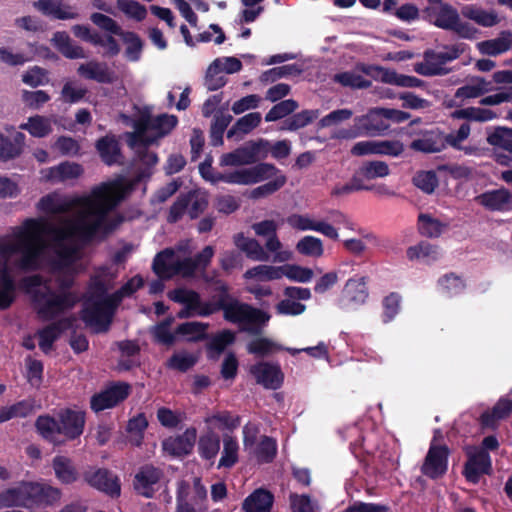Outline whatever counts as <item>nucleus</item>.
<instances>
[{
    "mask_svg": "<svg viewBox=\"0 0 512 512\" xmlns=\"http://www.w3.org/2000/svg\"><path fill=\"white\" fill-rule=\"evenodd\" d=\"M262 116L259 112H252L239 118L236 123L228 130L227 138H232L237 134H248L261 123Z\"/></svg>",
    "mask_w": 512,
    "mask_h": 512,
    "instance_id": "nucleus-44",
    "label": "nucleus"
},
{
    "mask_svg": "<svg viewBox=\"0 0 512 512\" xmlns=\"http://www.w3.org/2000/svg\"><path fill=\"white\" fill-rule=\"evenodd\" d=\"M438 285L444 293L449 296H456L462 293L466 284L461 276L450 272L446 273L438 279Z\"/></svg>",
    "mask_w": 512,
    "mask_h": 512,
    "instance_id": "nucleus-50",
    "label": "nucleus"
},
{
    "mask_svg": "<svg viewBox=\"0 0 512 512\" xmlns=\"http://www.w3.org/2000/svg\"><path fill=\"white\" fill-rule=\"evenodd\" d=\"M227 83V78L222 74V60L215 59L208 67L204 85L209 91H216Z\"/></svg>",
    "mask_w": 512,
    "mask_h": 512,
    "instance_id": "nucleus-45",
    "label": "nucleus"
},
{
    "mask_svg": "<svg viewBox=\"0 0 512 512\" xmlns=\"http://www.w3.org/2000/svg\"><path fill=\"white\" fill-rule=\"evenodd\" d=\"M70 326L71 321L67 318H63L40 329L37 334L41 351L48 354L53 349L54 342Z\"/></svg>",
    "mask_w": 512,
    "mask_h": 512,
    "instance_id": "nucleus-23",
    "label": "nucleus"
},
{
    "mask_svg": "<svg viewBox=\"0 0 512 512\" xmlns=\"http://www.w3.org/2000/svg\"><path fill=\"white\" fill-rule=\"evenodd\" d=\"M298 108V103L293 99H286L275 104L265 115L266 122H274L282 119Z\"/></svg>",
    "mask_w": 512,
    "mask_h": 512,
    "instance_id": "nucleus-60",
    "label": "nucleus"
},
{
    "mask_svg": "<svg viewBox=\"0 0 512 512\" xmlns=\"http://www.w3.org/2000/svg\"><path fill=\"white\" fill-rule=\"evenodd\" d=\"M14 238L11 240V242ZM6 242H3L5 244ZM7 243H10L8 241ZM2 243H0V246ZM5 260H0V310L8 309L15 300L16 283L7 264L10 255H3ZM13 254H11L12 256Z\"/></svg>",
    "mask_w": 512,
    "mask_h": 512,
    "instance_id": "nucleus-21",
    "label": "nucleus"
},
{
    "mask_svg": "<svg viewBox=\"0 0 512 512\" xmlns=\"http://www.w3.org/2000/svg\"><path fill=\"white\" fill-rule=\"evenodd\" d=\"M269 319L270 315L267 312L251 306L240 323L241 330L254 336L261 335Z\"/></svg>",
    "mask_w": 512,
    "mask_h": 512,
    "instance_id": "nucleus-31",
    "label": "nucleus"
},
{
    "mask_svg": "<svg viewBox=\"0 0 512 512\" xmlns=\"http://www.w3.org/2000/svg\"><path fill=\"white\" fill-rule=\"evenodd\" d=\"M269 142L264 139L248 141L232 152L225 153L220 158V166H242L254 164L267 157Z\"/></svg>",
    "mask_w": 512,
    "mask_h": 512,
    "instance_id": "nucleus-7",
    "label": "nucleus"
},
{
    "mask_svg": "<svg viewBox=\"0 0 512 512\" xmlns=\"http://www.w3.org/2000/svg\"><path fill=\"white\" fill-rule=\"evenodd\" d=\"M277 172L278 169L273 164L265 162L259 163L247 168L248 183L250 185L267 180L275 176Z\"/></svg>",
    "mask_w": 512,
    "mask_h": 512,
    "instance_id": "nucleus-56",
    "label": "nucleus"
},
{
    "mask_svg": "<svg viewBox=\"0 0 512 512\" xmlns=\"http://www.w3.org/2000/svg\"><path fill=\"white\" fill-rule=\"evenodd\" d=\"M116 5L127 17L138 22L143 21L147 16L146 7L135 0H117Z\"/></svg>",
    "mask_w": 512,
    "mask_h": 512,
    "instance_id": "nucleus-58",
    "label": "nucleus"
},
{
    "mask_svg": "<svg viewBox=\"0 0 512 512\" xmlns=\"http://www.w3.org/2000/svg\"><path fill=\"white\" fill-rule=\"evenodd\" d=\"M357 68L374 80L386 84L408 88L421 87L423 85V81L415 76L399 74L393 69L382 66L361 64Z\"/></svg>",
    "mask_w": 512,
    "mask_h": 512,
    "instance_id": "nucleus-11",
    "label": "nucleus"
},
{
    "mask_svg": "<svg viewBox=\"0 0 512 512\" xmlns=\"http://www.w3.org/2000/svg\"><path fill=\"white\" fill-rule=\"evenodd\" d=\"M406 255L410 261L419 260L430 265L440 258V248L427 241H420L417 245L410 246Z\"/></svg>",
    "mask_w": 512,
    "mask_h": 512,
    "instance_id": "nucleus-30",
    "label": "nucleus"
},
{
    "mask_svg": "<svg viewBox=\"0 0 512 512\" xmlns=\"http://www.w3.org/2000/svg\"><path fill=\"white\" fill-rule=\"evenodd\" d=\"M32 400H21L0 409V423L13 418H25L33 412Z\"/></svg>",
    "mask_w": 512,
    "mask_h": 512,
    "instance_id": "nucleus-43",
    "label": "nucleus"
},
{
    "mask_svg": "<svg viewBox=\"0 0 512 512\" xmlns=\"http://www.w3.org/2000/svg\"><path fill=\"white\" fill-rule=\"evenodd\" d=\"M451 116L454 119H465L475 122H487L497 118V114L494 111L479 107L457 109L452 112Z\"/></svg>",
    "mask_w": 512,
    "mask_h": 512,
    "instance_id": "nucleus-41",
    "label": "nucleus"
},
{
    "mask_svg": "<svg viewBox=\"0 0 512 512\" xmlns=\"http://www.w3.org/2000/svg\"><path fill=\"white\" fill-rule=\"evenodd\" d=\"M512 413V400L502 397L491 411H485L480 416L483 427L494 428L500 420L508 418Z\"/></svg>",
    "mask_w": 512,
    "mask_h": 512,
    "instance_id": "nucleus-27",
    "label": "nucleus"
},
{
    "mask_svg": "<svg viewBox=\"0 0 512 512\" xmlns=\"http://www.w3.org/2000/svg\"><path fill=\"white\" fill-rule=\"evenodd\" d=\"M449 455L447 445L432 442L420 468L421 473L432 480L442 478L448 470Z\"/></svg>",
    "mask_w": 512,
    "mask_h": 512,
    "instance_id": "nucleus-8",
    "label": "nucleus"
},
{
    "mask_svg": "<svg viewBox=\"0 0 512 512\" xmlns=\"http://www.w3.org/2000/svg\"><path fill=\"white\" fill-rule=\"evenodd\" d=\"M85 412L70 408L61 409L57 417L40 415L35 421L38 434L55 446L78 439L84 431Z\"/></svg>",
    "mask_w": 512,
    "mask_h": 512,
    "instance_id": "nucleus-2",
    "label": "nucleus"
},
{
    "mask_svg": "<svg viewBox=\"0 0 512 512\" xmlns=\"http://www.w3.org/2000/svg\"><path fill=\"white\" fill-rule=\"evenodd\" d=\"M281 277L285 276L291 281L307 283L313 277V271L310 268L301 267L296 264H286L281 266Z\"/></svg>",
    "mask_w": 512,
    "mask_h": 512,
    "instance_id": "nucleus-61",
    "label": "nucleus"
},
{
    "mask_svg": "<svg viewBox=\"0 0 512 512\" xmlns=\"http://www.w3.org/2000/svg\"><path fill=\"white\" fill-rule=\"evenodd\" d=\"M113 314L109 312L103 301H85L81 310V319L88 326L98 327V331L106 332L112 321Z\"/></svg>",
    "mask_w": 512,
    "mask_h": 512,
    "instance_id": "nucleus-15",
    "label": "nucleus"
},
{
    "mask_svg": "<svg viewBox=\"0 0 512 512\" xmlns=\"http://www.w3.org/2000/svg\"><path fill=\"white\" fill-rule=\"evenodd\" d=\"M301 72L302 69L299 65L287 64L264 71L260 79L262 82L272 83L283 77L300 75Z\"/></svg>",
    "mask_w": 512,
    "mask_h": 512,
    "instance_id": "nucleus-52",
    "label": "nucleus"
},
{
    "mask_svg": "<svg viewBox=\"0 0 512 512\" xmlns=\"http://www.w3.org/2000/svg\"><path fill=\"white\" fill-rule=\"evenodd\" d=\"M250 374L257 384L266 389L277 390L284 381V374L278 364L270 362H258L250 367Z\"/></svg>",
    "mask_w": 512,
    "mask_h": 512,
    "instance_id": "nucleus-14",
    "label": "nucleus"
},
{
    "mask_svg": "<svg viewBox=\"0 0 512 512\" xmlns=\"http://www.w3.org/2000/svg\"><path fill=\"white\" fill-rule=\"evenodd\" d=\"M26 136L22 132H17L13 140L0 134V158L1 160H10L18 157L24 148Z\"/></svg>",
    "mask_w": 512,
    "mask_h": 512,
    "instance_id": "nucleus-38",
    "label": "nucleus"
},
{
    "mask_svg": "<svg viewBox=\"0 0 512 512\" xmlns=\"http://www.w3.org/2000/svg\"><path fill=\"white\" fill-rule=\"evenodd\" d=\"M413 184L424 193L431 194L438 186L437 175L434 171H421L413 177Z\"/></svg>",
    "mask_w": 512,
    "mask_h": 512,
    "instance_id": "nucleus-64",
    "label": "nucleus"
},
{
    "mask_svg": "<svg viewBox=\"0 0 512 512\" xmlns=\"http://www.w3.org/2000/svg\"><path fill=\"white\" fill-rule=\"evenodd\" d=\"M274 495L265 488L255 489L242 503L244 512H271Z\"/></svg>",
    "mask_w": 512,
    "mask_h": 512,
    "instance_id": "nucleus-25",
    "label": "nucleus"
},
{
    "mask_svg": "<svg viewBox=\"0 0 512 512\" xmlns=\"http://www.w3.org/2000/svg\"><path fill=\"white\" fill-rule=\"evenodd\" d=\"M151 124L152 118L149 116L141 117L135 122V132L130 136V146H150L156 143V138L147 134V131L151 130Z\"/></svg>",
    "mask_w": 512,
    "mask_h": 512,
    "instance_id": "nucleus-34",
    "label": "nucleus"
},
{
    "mask_svg": "<svg viewBox=\"0 0 512 512\" xmlns=\"http://www.w3.org/2000/svg\"><path fill=\"white\" fill-rule=\"evenodd\" d=\"M178 124V118L174 115L161 114L152 118L151 131L156 142L168 135Z\"/></svg>",
    "mask_w": 512,
    "mask_h": 512,
    "instance_id": "nucleus-46",
    "label": "nucleus"
},
{
    "mask_svg": "<svg viewBox=\"0 0 512 512\" xmlns=\"http://www.w3.org/2000/svg\"><path fill=\"white\" fill-rule=\"evenodd\" d=\"M410 148L422 153H436L445 148L444 134L438 130L422 133V136L411 142Z\"/></svg>",
    "mask_w": 512,
    "mask_h": 512,
    "instance_id": "nucleus-26",
    "label": "nucleus"
},
{
    "mask_svg": "<svg viewBox=\"0 0 512 512\" xmlns=\"http://www.w3.org/2000/svg\"><path fill=\"white\" fill-rule=\"evenodd\" d=\"M417 225L419 233L426 238H438L448 227L446 223L424 213L419 214Z\"/></svg>",
    "mask_w": 512,
    "mask_h": 512,
    "instance_id": "nucleus-40",
    "label": "nucleus"
},
{
    "mask_svg": "<svg viewBox=\"0 0 512 512\" xmlns=\"http://www.w3.org/2000/svg\"><path fill=\"white\" fill-rule=\"evenodd\" d=\"M27 482L0 491V508L21 506L28 508Z\"/></svg>",
    "mask_w": 512,
    "mask_h": 512,
    "instance_id": "nucleus-32",
    "label": "nucleus"
},
{
    "mask_svg": "<svg viewBox=\"0 0 512 512\" xmlns=\"http://www.w3.org/2000/svg\"><path fill=\"white\" fill-rule=\"evenodd\" d=\"M173 256L174 251L171 248H166L157 253L152 264L153 272L160 278L168 279L172 277L173 275H170L171 264H169L168 261L172 259Z\"/></svg>",
    "mask_w": 512,
    "mask_h": 512,
    "instance_id": "nucleus-54",
    "label": "nucleus"
},
{
    "mask_svg": "<svg viewBox=\"0 0 512 512\" xmlns=\"http://www.w3.org/2000/svg\"><path fill=\"white\" fill-rule=\"evenodd\" d=\"M479 51L484 55L497 56L512 50V31H501L497 38L478 43Z\"/></svg>",
    "mask_w": 512,
    "mask_h": 512,
    "instance_id": "nucleus-28",
    "label": "nucleus"
},
{
    "mask_svg": "<svg viewBox=\"0 0 512 512\" xmlns=\"http://www.w3.org/2000/svg\"><path fill=\"white\" fill-rule=\"evenodd\" d=\"M77 259L78 249L75 246L60 243L58 244V248L56 250L54 268L56 270L69 268L76 262Z\"/></svg>",
    "mask_w": 512,
    "mask_h": 512,
    "instance_id": "nucleus-47",
    "label": "nucleus"
},
{
    "mask_svg": "<svg viewBox=\"0 0 512 512\" xmlns=\"http://www.w3.org/2000/svg\"><path fill=\"white\" fill-rule=\"evenodd\" d=\"M137 148V156L139 160L146 166V168L140 171L136 175V182L141 181L143 178L150 177L151 168L154 167L158 162V156L155 152L149 151V146H132Z\"/></svg>",
    "mask_w": 512,
    "mask_h": 512,
    "instance_id": "nucleus-57",
    "label": "nucleus"
},
{
    "mask_svg": "<svg viewBox=\"0 0 512 512\" xmlns=\"http://www.w3.org/2000/svg\"><path fill=\"white\" fill-rule=\"evenodd\" d=\"M130 390L131 386L128 383H112L91 397L90 408L96 413L114 408L128 398Z\"/></svg>",
    "mask_w": 512,
    "mask_h": 512,
    "instance_id": "nucleus-9",
    "label": "nucleus"
},
{
    "mask_svg": "<svg viewBox=\"0 0 512 512\" xmlns=\"http://www.w3.org/2000/svg\"><path fill=\"white\" fill-rule=\"evenodd\" d=\"M381 110L382 107L372 108L367 114L356 117V123H358L364 136H381L389 130L390 123L386 122Z\"/></svg>",
    "mask_w": 512,
    "mask_h": 512,
    "instance_id": "nucleus-19",
    "label": "nucleus"
},
{
    "mask_svg": "<svg viewBox=\"0 0 512 512\" xmlns=\"http://www.w3.org/2000/svg\"><path fill=\"white\" fill-rule=\"evenodd\" d=\"M334 81L339 83L343 87H349L351 89H367L371 87L372 82L362 75L357 74L354 71L340 72L334 75Z\"/></svg>",
    "mask_w": 512,
    "mask_h": 512,
    "instance_id": "nucleus-48",
    "label": "nucleus"
},
{
    "mask_svg": "<svg viewBox=\"0 0 512 512\" xmlns=\"http://www.w3.org/2000/svg\"><path fill=\"white\" fill-rule=\"evenodd\" d=\"M389 172L387 163L383 161H367L359 167V174L364 176L366 180L386 177Z\"/></svg>",
    "mask_w": 512,
    "mask_h": 512,
    "instance_id": "nucleus-59",
    "label": "nucleus"
},
{
    "mask_svg": "<svg viewBox=\"0 0 512 512\" xmlns=\"http://www.w3.org/2000/svg\"><path fill=\"white\" fill-rule=\"evenodd\" d=\"M83 173V168L78 163L63 162L49 170L48 178L52 181H65L76 179Z\"/></svg>",
    "mask_w": 512,
    "mask_h": 512,
    "instance_id": "nucleus-42",
    "label": "nucleus"
},
{
    "mask_svg": "<svg viewBox=\"0 0 512 512\" xmlns=\"http://www.w3.org/2000/svg\"><path fill=\"white\" fill-rule=\"evenodd\" d=\"M251 305L239 302L238 300H231L230 304L223 310L224 319L231 323H241L244 320L246 313Z\"/></svg>",
    "mask_w": 512,
    "mask_h": 512,
    "instance_id": "nucleus-63",
    "label": "nucleus"
},
{
    "mask_svg": "<svg viewBox=\"0 0 512 512\" xmlns=\"http://www.w3.org/2000/svg\"><path fill=\"white\" fill-rule=\"evenodd\" d=\"M95 147L106 165H113L118 162L121 150L115 135L107 134L96 141Z\"/></svg>",
    "mask_w": 512,
    "mask_h": 512,
    "instance_id": "nucleus-29",
    "label": "nucleus"
},
{
    "mask_svg": "<svg viewBox=\"0 0 512 512\" xmlns=\"http://www.w3.org/2000/svg\"><path fill=\"white\" fill-rule=\"evenodd\" d=\"M486 141L490 146L502 149L512 155V128L496 126L487 132Z\"/></svg>",
    "mask_w": 512,
    "mask_h": 512,
    "instance_id": "nucleus-39",
    "label": "nucleus"
},
{
    "mask_svg": "<svg viewBox=\"0 0 512 512\" xmlns=\"http://www.w3.org/2000/svg\"><path fill=\"white\" fill-rule=\"evenodd\" d=\"M475 202L491 212L512 211V194L505 188L485 191L474 198Z\"/></svg>",
    "mask_w": 512,
    "mask_h": 512,
    "instance_id": "nucleus-17",
    "label": "nucleus"
},
{
    "mask_svg": "<svg viewBox=\"0 0 512 512\" xmlns=\"http://www.w3.org/2000/svg\"><path fill=\"white\" fill-rule=\"evenodd\" d=\"M281 266L258 265L248 269L244 277L246 279H258L261 281L277 280L281 278Z\"/></svg>",
    "mask_w": 512,
    "mask_h": 512,
    "instance_id": "nucleus-51",
    "label": "nucleus"
},
{
    "mask_svg": "<svg viewBox=\"0 0 512 512\" xmlns=\"http://www.w3.org/2000/svg\"><path fill=\"white\" fill-rule=\"evenodd\" d=\"M164 478L162 469L152 464H144L139 467L133 478L135 492L147 499L154 497L160 488V482Z\"/></svg>",
    "mask_w": 512,
    "mask_h": 512,
    "instance_id": "nucleus-10",
    "label": "nucleus"
},
{
    "mask_svg": "<svg viewBox=\"0 0 512 512\" xmlns=\"http://www.w3.org/2000/svg\"><path fill=\"white\" fill-rule=\"evenodd\" d=\"M223 450L218 462V468H232L239 460V444L237 438L223 434Z\"/></svg>",
    "mask_w": 512,
    "mask_h": 512,
    "instance_id": "nucleus-37",
    "label": "nucleus"
},
{
    "mask_svg": "<svg viewBox=\"0 0 512 512\" xmlns=\"http://www.w3.org/2000/svg\"><path fill=\"white\" fill-rule=\"evenodd\" d=\"M196 439V428L189 427L181 435L170 436L164 439L162 441V448L164 452L172 457H184L192 452Z\"/></svg>",
    "mask_w": 512,
    "mask_h": 512,
    "instance_id": "nucleus-18",
    "label": "nucleus"
},
{
    "mask_svg": "<svg viewBox=\"0 0 512 512\" xmlns=\"http://www.w3.org/2000/svg\"><path fill=\"white\" fill-rule=\"evenodd\" d=\"M277 454L276 440L269 436H262L255 455L259 463H271Z\"/></svg>",
    "mask_w": 512,
    "mask_h": 512,
    "instance_id": "nucleus-53",
    "label": "nucleus"
},
{
    "mask_svg": "<svg viewBox=\"0 0 512 512\" xmlns=\"http://www.w3.org/2000/svg\"><path fill=\"white\" fill-rule=\"evenodd\" d=\"M235 340V333L229 329H224L213 335L209 334L205 344L207 358L212 361L218 360L226 348L232 345Z\"/></svg>",
    "mask_w": 512,
    "mask_h": 512,
    "instance_id": "nucleus-24",
    "label": "nucleus"
},
{
    "mask_svg": "<svg viewBox=\"0 0 512 512\" xmlns=\"http://www.w3.org/2000/svg\"><path fill=\"white\" fill-rule=\"evenodd\" d=\"M102 217L89 214L84 209L78 218L65 228H58L43 218H28L14 232V240L0 246L3 255L19 254L18 267L27 272L37 271L46 247L44 236L53 235L57 240L77 236L90 243L101 230Z\"/></svg>",
    "mask_w": 512,
    "mask_h": 512,
    "instance_id": "nucleus-1",
    "label": "nucleus"
},
{
    "mask_svg": "<svg viewBox=\"0 0 512 512\" xmlns=\"http://www.w3.org/2000/svg\"><path fill=\"white\" fill-rule=\"evenodd\" d=\"M233 117L229 114L224 112L222 109L218 110L214 114L213 122L211 124V138L217 143H222L223 135L225 130L227 129L228 125L231 123Z\"/></svg>",
    "mask_w": 512,
    "mask_h": 512,
    "instance_id": "nucleus-55",
    "label": "nucleus"
},
{
    "mask_svg": "<svg viewBox=\"0 0 512 512\" xmlns=\"http://www.w3.org/2000/svg\"><path fill=\"white\" fill-rule=\"evenodd\" d=\"M43 284V277L39 274L27 276L22 279L23 287L31 292L32 303L38 317L42 321H51L72 309L77 303L73 292H55L46 285L44 290L37 289Z\"/></svg>",
    "mask_w": 512,
    "mask_h": 512,
    "instance_id": "nucleus-3",
    "label": "nucleus"
},
{
    "mask_svg": "<svg viewBox=\"0 0 512 512\" xmlns=\"http://www.w3.org/2000/svg\"><path fill=\"white\" fill-rule=\"evenodd\" d=\"M367 281L365 276L348 279L339 298L340 308L350 310L363 305L369 296Z\"/></svg>",
    "mask_w": 512,
    "mask_h": 512,
    "instance_id": "nucleus-12",
    "label": "nucleus"
},
{
    "mask_svg": "<svg viewBox=\"0 0 512 512\" xmlns=\"http://www.w3.org/2000/svg\"><path fill=\"white\" fill-rule=\"evenodd\" d=\"M172 322L173 318L168 317L154 327L153 336L158 343L166 346H172L175 343L177 334L170 331Z\"/></svg>",
    "mask_w": 512,
    "mask_h": 512,
    "instance_id": "nucleus-62",
    "label": "nucleus"
},
{
    "mask_svg": "<svg viewBox=\"0 0 512 512\" xmlns=\"http://www.w3.org/2000/svg\"><path fill=\"white\" fill-rule=\"evenodd\" d=\"M56 478L62 484H72L79 478V473L72 460L66 456H56L52 461Z\"/></svg>",
    "mask_w": 512,
    "mask_h": 512,
    "instance_id": "nucleus-33",
    "label": "nucleus"
},
{
    "mask_svg": "<svg viewBox=\"0 0 512 512\" xmlns=\"http://www.w3.org/2000/svg\"><path fill=\"white\" fill-rule=\"evenodd\" d=\"M438 7H427L424 10L426 19L438 28L456 33L463 39H475L478 29L469 22L461 21L456 8L448 3H438Z\"/></svg>",
    "mask_w": 512,
    "mask_h": 512,
    "instance_id": "nucleus-4",
    "label": "nucleus"
},
{
    "mask_svg": "<svg viewBox=\"0 0 512 512\" xmlns=\"http://www.w3.org/2000/svg\"><path fill=\"white\" fill-rule=\"evenodd\" d=\"M126 191L121 181L102 183L94 187L91 194L80 202L89 214H108L124 199Z\"/></svg>",
    "mask_w": 512,
    "mask_h": 512,
    "instance_id": "nucleus-5",
    "label": "nucleus"
},
{
    "mask_svg": "<svg viewBox=\"0 0 512 512\" xmlns=\"http://www.w3.org/2000/svg\"><path fill=\"white\" fill-rule=\"evenodd\" d=\"M444 51L426 49L423 53V62L417 63L414 70L423 76H442L449 73L445 64L458 59L466 50L465 43L444 45Z\"/></svg>",
    "mask_w": 512,
    "mask_h": 512,
    "instance_id": "nucleus-6",
    "label": "nucleus"
},
{
    "mask_svg": "<svg viewBox=\"0 0 512 512\" xmlns=\"http://www.w3.org/2000/svg\"><path fill=\"white\" fill-rule=\"evenodd\" d=\"M467 457L462 474L468 482L477 484L482 475H489L491 473V457L485 449L467 451Z\"/></svg>",
    "mask_w": 512,
    "mask_h": 512,
    "instance_id": "nucleus-13",
    "label": "nucleus"
},
{
    "mask_svg": "<svg viewBox=\"0 0 512 512\" xmlns=\"http://www.w3.org/2000/svg\"><path fill=\"white\" fill-rule=\"evenodd\" d=\"M221 438L213 431L202 434L198 440V453L204 460L213 461L220 450Z\"/></svg>",
    "mask_w": 512,
    "mask_h": 512,
    "instance_id": "nucleus-35",
    "label": "nucleus"
},
{
    "mask_svg": "<svg viewBox=\"0 0 512 512\" xmlns=\"http://www.w3.org/2000/svg\"><path fill=\"white\" fill-rule=\"evenodd\" d=\"M209 324L202 322H184L179 324L175 329V334L186 336L188 342H200L209 338L207 329Z\"/></svg>",
    "mask_w": 512,
    "mask_h": 512,
    "instance_id": "nucleus-36",
    "label": "nucleus"
},
{
    "mask_svg": "<svg viewBox=\"0 0 512 512\" xmlns=\"http://www.w3.org/2000/svg\"><path fill=\"white\" fill-rule=\"evenodd\" d=\"M28 508L32 506H48L56 503L61 496L59 489L49 485L27 482Z\"/></svg>",
    "mask_w": 512,
    "mask_h": 512,
    "instance_id": "nucleus-22",
    "label": "nucleus"
},
{
    "mask_svg": "<svg viewBox=\"0 0 512 512\" xmlns=\"http://www.w3.org/2000/svg\"><path fill=\"white\" fill-rule=\"evenodd\" d=\"M20 128L27 130L30 135L37 138L46 137L52 131L50 121L40 115L29 117L28 122L21 124Z\"/></svg>",
    "mask_w": 512,
    "mask_h": 512,
    "instance_id": "nucleus-49",
    "label": "nucleus"
},
{
    "mask_svg": "<svg viewBox=\"0 0 512 512\" xmlns=\"http://www.w3.org/2000/svg\"><path fill=\"white\" fill-rule=\"evenodd\" d=\"M85 481L92 487L117 498L121 493V486L117 476L105 468H98L84 474Z\"/></svg>",
    "mask_w": 512,
    "mask_h": 512,
    "instance_id": "nucleus-16",
    "label": "nucleus"
},
{
    "mask_svg": "<svg viewBox=\"0 0 512 512\" xmlns=\"http://www.w3.org/2000/svg\"><path fill=\"white\" fill-rule=\"evenodd\" d=\"M77 74L86 80L100 84H113L117 79L115 72L108 67L106 62L95 60L80 64Z\"/></svg>",
    "mask_w": 512,
    "mask_h": 512,
    "instance_id": "nucleus-20",
    "label": "nucleus"
}]
</instances>
